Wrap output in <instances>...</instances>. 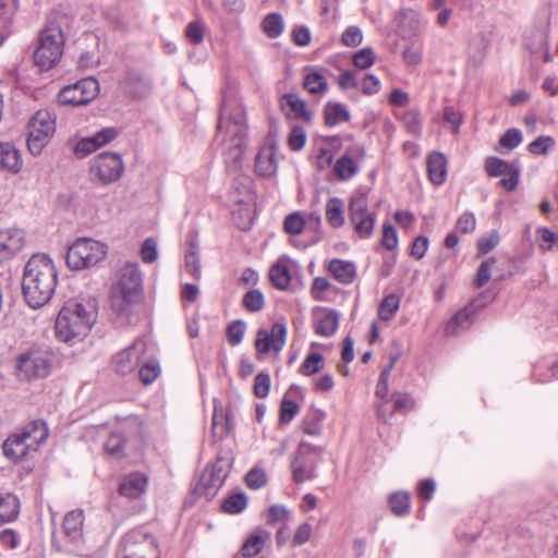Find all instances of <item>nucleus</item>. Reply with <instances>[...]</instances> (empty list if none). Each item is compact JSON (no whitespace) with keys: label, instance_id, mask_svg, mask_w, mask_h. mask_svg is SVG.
I'll use <instances>...</instances> for the list:
<instances>
[{"label":"nucleus","instance_id":"obj_1","mask_svg":"<svg viewBox=\"0 0 558 558\" xmlns=\"http://www.w3.org/2000/svg\"><path fill=\"white\" fill-rule=\"evenodd\" d=\"M246 114L243 104L234 96H225L217 131L222 145L225 162L230 171H238L246 148Z\"/></svg>","mask_w":558,"mask_h":558},{"label":"nucleus","instance_id":"obj_2","mask_svg":"<svg viewBox=\"0 0 558 558\" xmlns=\"http://www.w3.org/2000/svg\"><path fill=\"white\" fill-rule=\"evenodd\" d=\"M57 287V270L45 254H34L26 263L22 277V292L29 307L47 304Z\"/></svg>","mask_w":558,"mask_h":558},{"label":"nucleus","instance_id":"obj_3","mask_svg":"<svg viewBox=\"0 0 558 558\" xmlns=\"http://www.w3.org/2000/svg\"><path fill=\"white\" fill-rule=\"evenodd\" d=\"M97 312L94 300H69L60 310L56 319V336L65 343L84 339L96 322Z\"/></svg>","mask_w":558,"mask_h":558},{"label":"nucleus","instance_id":"obj_4","mask_svg":"<svg viewBox=\"0 0 558 558\" xmlns=\"http://www.w3.org/2000/svg\"><path fill=\"white\" fill-rule=\"evenodd\" d=\"M142 296V274L136 263H125L120 278L111 288V307L118 314L126 313Z\"/></svg>","mask_w":558,"mask_h":558},{"label":"nucleus","instance_id":"obj_5","mask_svg":"<svg viewBox=\"0 0 558 558\" xmlns=\"http://www.w3.org/2000/svg\"><path fill=\"white\" fill-rule=\"evenodd\" d=\"M64 35L58 24L46 26L39 34L38 46L34 52V62L41 70L57 64L63 53Z\"/></svg>","mask_w":558,"mask_h":558},{"label":"nucleus","instance_id":"obj_6","mask_svg":"<svg viewBox=\"0 0 558 558\" xmlns=\"http://www.w3.org/2000/svg\"><path fill=\"white\" fill-rule=\"evenodd\" d=\"M107 247L93 239H77L69 246L65 255V262L69 268L73 270H82L98 264L105 258Z\"/></svg>","mask_w":558,"mask_h":558},{"label":"nucleus","instance_id":"obj_7","mask_svg":"<svg viewBox=\"0 0 558 558\" xmlns=\"http://www.w3.org/2000/svg\"><path fill=\"white\" fill-rule=\"evenodd\" d=\"M54 132V113L47 109L38 110L27 124V147L31 154L39 155Z\"/></svg>","mask_w":558,"mask_h":558},{"label":"nucleus","instance_id":"obj_8","mask_svg":"<svg viewBox=\"0 0 558 558\" xmlns=\"http://www.w3.org/2000/svg\"><path fill=\"white\" fill-rule=\"evenodd\" d=\"M349 219L355 233L361 238H369L375 226V215L368 210L367 194L354 192L349 202Z\"/></svg>","mask_w":558,"mask_h":558},{"label":"nucleus","instance_id":"obj_9","mask_svg":"<svg viewBox=\"0 0 558 558\" xmlns=\"http://www.w3.org/2000/svg\"><path fill=\"white\" fill-rule=\"evenodd\" d=\"M124 558L159 556L156 537L144 527L129 531L122 541Z\"/></svg>","mask_w":558,"mask_h":558},{"label":"nucleus","instance_id":"obj_10","mask_svg":"<svg viewBox=\"0 0 558 558\" xmlns=\"http://www.w3.org/2000/svg\"><path fill=\"white\" fill-rule=\"evenodd\" d=\"M89 172L102 185L114 183L124 172L122 156L111 151L101 153L92 160Z\"/></svg>","mask_w":558,"mask_h":558},{"label":"nucleus","instance_id":"obj_11","mask_svg":"<svg viewBox=\"0 0 558 558\" xmlns=\"http://www.w3.org/2000/svg\"><path fill=\"white\" fill-rule=\"evenodd\" d=\"M98 93V81L94 77H86L63 87L58 94V101L62 106H84L95 99Z\"/></svg>","mask_w":558,"mask_h":558},{"label":"nucleus","instance_id":"obj_12","mask_svg":"<svg viewBox=\"0 0 558 558\" xmlns=\"http://www.w3.org/2000/svg\"><path fill=\"white\" fill-rule=\"evenodd\" d=\"M53 355L47 349L33 348L19 359V369L25 378L46 377L50 373Z\"/></svg>","mask_w":558,"mask_h":558},{"label":"nucleus","instance_id":"obj_13","mask_svg":"<svg viewBox=\"0 0 558 558\" xmlns=\"http://www.w3.org/2000/svg\"><path fill=\"white\" fill-rule=\"evenodd\" d=\"M230 468V460L219 457L211 466L204 470L196 490L207 498L214 497L228 477Z\"/></svg>","mask_w":558,"mask_h":558},{"label":"nucleus","instance_id":"obj_14","mask_svg":"<svg viewBox=\"0 0 558 558\" xmlns=\"http://www.w3.org/2000/svg\"><path fill=\"white\" fill-rule=\"evenodd\" d=\"M147 351L143 339H135L131 345L113 355L111 365L119 375H129L137 369Z\"/></svg>","mask_w":558,"mask_h":558},{"label":"nucleus","instance_id":"obj_15","mask_svg":"<svg viewBox=\"0 0 558 558\" xmlns=\"http://www.w3.org/2000/svg\"><path fill=\"white\" fill-rule=\"evenodd\" d=\"M287 327L283 323H275L271 330L259 329L256 335L255 347L258 353L266 354L274 350L280 352L287 340Z\"/></svg>","mask_w":558,"mask_h":558},{"label":"nucleus","instance_id":"obj_16","mask_svg":"<svg viewBox=\"0 0 558 558\" xmlns=\"http://www.w3.org/2000/svg\"><path fill=\"white\" fill-rule=\"evenodd\" d=\"M278 169V148L275 143L260 147L255 157V172L263 178L272 177Z\"/></svg>","mask_w":558,"mask_h":558},{"label":"nucleus","instance_id":"obj_17","mask_svg":"<svg viewBox=\"0 0 558 558\" xmlns=\"http://www.w3.org/2000/svg\"><path fill=\"white\" fill-rule=\"evenodd\" d=\"M24 243L23 230L16 228L0 230V263L20 252Z\"/></svg>","mask_w":558,"mask_h":558},{"label":"nucleus","instance_id":"obj_18","mask_svg":"<svg viewBox=\"0 0 558 558\" xmlns=\"http://www.w3.org/2000/svg\"><path fill=\"white\" fill-rule=\"evenodd\" d=\"M125 92L133 98L142 99L149 95L151 82L138 71H129L123 81Z\"/></svg>","mask_w":558,"mask_h":558},{"label":"nucleus","instance_id":"obj_19","mask_svg":"<svg viewBox=\"0 0 558 558\" xmlns=\"http://www.w3.org/2000/svg\"><path fill=\"white\" fill-rule=\"evenodd\" d=\"M281 109L289 119L311 121L312 113L306 104L296 94H284L281 97Z\"/></svg>","mask_w":558,"mask_h":558},{"label":"nucleus","instance_id":"obj_20","mask_svg":"<svg viewBox=\"0 0 558 558\" xmlns=\"http://www.w3.org/2000/svg\"><path fill=\"white\" fill-rule=\"evenodd\" d=\"M19 433L28 442L32 450H37L47 440L49 429L45 421L34 420L26 424Z\"/></svg>","mask_w":558,"mask_h":558},{"label":"nucleus","instance_id":"obj_21","mask_svg":"<svg viewBox=\"0 0 558 558\" xmlns=\"http://www.w3.org/2000/svg\"><path fill=\"white\" fill-rule=\"evenodd\" d=\"M339 314L333 310H323L315 314L314 329L317 335L331 337L338 329Z\"/></svg>","mask_w":558,"mask_h":558},{"label":"nucleus","instance_id":"obj_22","mask_svg":"<svg viewBox=\"0 0 558 558\" xmlns=\"http://www.w3.org/2000/svg\"><path fill=\"white\" fill-rule=\"evenodd\" d=\"M146 487L147 477L141 473H132L122 480L119 492L124 497L136 499L145 493Z\"/></svg>","mask_w":558,"mask_h":558},{"label":"nucleus","instance_id":"obj_23","mask_svg":"<svg viewBox=\"0 0 558 558\" xmlns=\"http://www.w3.org/2000/svg\"><path fill=\"white\" fill-rule=\"evenodd\" d=\"M313 449L314 448L305 441L300 444L298 454L291 464L293 481L298 484L316 476L314 468H307L305 463L301 461L303 456Z\"/></svg>","mask_w":558,"mask_h":558},{"label":"nucleus","instance_id":"obj_24","mask_svg":"<svg viewBox=\"0 0 558 558\" xmlns=\"http://www.w3.org/2000/svg\"><path fill=\"white\" fill-rule=\"evenodd\" d=\"M22 165L20 150L11 143H0V169L16 173Z\"/></svg>","mask_w":558,"mask_h":558},{"label":"nucleus","instance_id":"obj_25","mask_svg":"<svg viewBox=\"0 0 558 558\" xmlns=\"http://www.w3.org/2000/svg\"><path fill=\"white\" fill-rule=\"evenodd\" d=\"M31 450L32 447L20 433L13 434L3 442L4 454L14 461L23 460Z\"/></svg>","mask_w":558,"mask_h":558},{"label":"nucleus","instance_id":"obj_26","mask_svg":"<svg viewBox=\"0 0 558 558\" xmlns=\"http://www.w3.org/2000/svg\"><path fill=\"white\" fill-rule=\"evenodd\" d=\"M476 313V306L474 303L466 305L463 310L458 312L454 317L447 324L446 333L448 336H454L459 330L466 329L471 326L473 317Z\"/></svg>","mask_w":558,"mask_h":558},{"label":"nucleus","instance_id":"obj_27","mask_svg":"<svg viewBox=\"0 0 558 558\" xmlns=\"http://www.w3.org/2000/svg\"><path fill=\"white\" fill-rule=\"evenodd\" d=\"M427 171L429 180L440 185L445 182L447 175V160L444 154L433 153L427 158Z\"/></svg>","mask_w":558,"mask_h":558},{"label":"nucleus","instance_id":"obj_28","mask_svg":"<svg viewBox=\"0 0 558 558\" xmlns=\"http://www.w3.org/2000/svg\"><path fill=\"white\" fill-rule=\"evenodd\" d=\"M328 269L336 280L344 284L351 283L356 276L355 265L348 260L332 259Z\"/></svg>","mask_w":558,"mask_h":558},{"label":"nucleus","instance_id":"obj_29","mask_svg":"<svg viewBox=\"0 0 558 558\" xmlns=\"http://www.w3.org/2000/svg\"><path fill=\"white\" fill-rule=\"evenodd\" d=\"M20 513V500L15 495L0 493V525L14 521Z\"/></svg>","mask_w":558,"mask_h":558},{"label":"nucleus","instance_id":"obj_30","mask_svg":"<svg viewBox=\"0 0 558 558\" xmlns=\"http://www.w3.org/2000/svg\"><path fill=\"white\" fill-rule=\"evenodd\" d=\"M84 513L82 510H72L68 512L63 520V532L71 541H77L82 536V526Z\"/></svg>","mask_w":558,"mask_h":558},{"label":"nucleus","instance_id":"obj_31","mask_svg":"<svg viewBox=\"0 0 558 558\" xmlns=\"http://www.w3.org/2000/svg\"><path fill=\"white\" fill-rule=\"evenodd\" d=\"M324 119L328 126H335L350 120V112L340 102L328 101L324 108Z\"/></svg>","mask_w":558,"mask_h":558},{"label":"nucleus","instance_id":"obj_32","mask_svg":"<svg viewBox=\"0 0 558 558\" xmlns=\"http://www.w3.org/2000/svg\"><path fill=\"white\" fill-rule=\"evenodd\" d=\"M401 32L408 29V35H415L423 23L422 14L414 9H402L399 12Z\"/></svg>","mask_w":558,"mask_h":558},{"label":"nucleus","instance_id":"obj_33","mask_svg":"<svg viewBox=\"0 0 558 558\" xmlns=\"http://www.w3.org/2000/svg\"><path fill=\"white\" fill-rule=\"evenodd\" d=\"M326 220L333 228L344 225V203L339 197H331L326 204Z\"/></svg>","mask_w":558,"mask_h":558},{"label":"nucleus","instance_id":"obj_34","mask_svg":"<svg viewBox=\"0 0 558 558\" xmlns=\"http://www.w3.org/2000/svg\"><path fill=\"white\" fill-rule=\"evenodd\" d=\"M269 536L270 533L264 530L259 531L257 534L251 535L241 547L242 556L251 558L258 555Z\"/></svg>","mask_w":558,"mask_h":558},{"label":"nucleus","instance_id":"obj_35","mask_svg":"<svg viewBox=\"0 0 558 558\" xmlns=\"http://www.w3.org/2000/svg\"><path fill=\"white\" fill-rule=\"evenodd\" d=\"M185 270L195 279H199L202 276L198 244L195 239L190 240V248L185 253L184 258Z\"/></svg>","mask_w":558,"mask_h":558},{"label":"nucleus","instance_id":"obj_36","mask_svg":"<svg viewBox=\"0 0 558 558\" xmlns=\"http://www.w3.org/2000/svg\"><path fill=\"white\" fill-rule=\"evenodd\" d=\"M388 378H389L388 371H381L379 378H378L377 386H376V390H375L376 396L383 400V402L378 405V409H377L378 416L385 422H387V420H388V417H387L388 407L387 405L390 400V399H388Z\"/></svg>","mask_w":558,"mask_h":558},{"label":"nucleus","instance_id":"obj_37","mask_svg":"<svg viewBox=\"0 0 558 558\" xmlns=\"http://www.w3.org/2000/svg\"><path fill=\"white\" fill-rule=\"evenodd\" d=\"M269 279L275 288L286 290L291 281L288 266L282 262L274 264L269 270Z\"/></svg>","mask_w":558,"mask_h":558},{"label":"nucleus","instance_id":"obj_38","mask_svg":"<svg viewBox=\"0 0 558 558\" xmlns=\"http://www.w3.org/2000/svg\"><path fill=\"white\" fill-rule=\"evenodd\" d=\"M140 365L138 377L144 385L154 383L161 373L159 363L157 361H145V356Z\"/></svg>","mask_w":558,"mask_h":558},{"label":"nucleus","instance_id":"obj_39","mask_svg":"<svg viewBox=\"0 0 558 558\" xmlns=\"http://www.w3.org/2000/svg\"><path fill=\"white\" fill-rule=\"evenodd\" d=\"M325 360L319 353H311L306 356L300 367V373L304 376H311L324 368Z\"/></svg>","mask_w":558,"mask_h":558},{"label":"nucleus","instance_id":"obj_40","mask_svg":"<svg viewBox=\"0 0 558 558\" xmlns=\"http://www.w3.org/2000/svg\"><path fill=\"white\" fill-rule=\"evenodd\" d=\"M513 167L498 157H488L485 161V170L489 177L506 175Z\"/></svg>","mask_w":558,"mask_h":558},{"label":"nucleus","instance_id":"obj_41","mask_svg":"<svg viewBox=\"0 0 558 558\" xmlns=\"http://www.w3.org/2000/svg\"><path fill=\"white\" fill-rule=\"evenodd\" d=\"M247 505V499L245 494L238 493L229 496L222 502V510L230 514H235L242 512Z\"/></svg>","mask_w":558,"mask_h":558},{"label":"nucleus","instance_id":"obj_42","mask_svg":"<svg viewBox=\"0 0 558 558\" xmlns=\"http://www.w3.org/2000/svg\"><path fill=\"white\" fill-rule=\"evenodd\" d=\"M400 306V299L396 294L387 295L380 303L378 315L383 320L391 319Z\"/></svg>","mask_w":558,"mask_h":558},{"label":"nucleus","instance_id":"obj_43","mask_svg":"<svg viewBox=\"0 0 558 558\" xmlns=\"http://www.w3.org/2000/svg\"><path fill=\"white\" fill-rule=\"evenodd\" d=\"M263 27L268 37H278L283 31L282 16L278 13L268 14L263 21Z\"/></svg>","mask_w":558,"mask_h":558},{"label":"nucleus","instance_id":"obj_44","mask_svg":"<svg viewBox=\"0 0 558 558\" xmlns=\"http://www.w3.org/2000/svg\"><path fill=\"white\" fill-rule=\"evenodd\" d=\"M391 511L397 515H403L410 510V496L408 493H396L389 498Z\"/></svg>","mask_w":558,"mask_h":558},{"label":"nucleus","instance_id":"obj_45","mask_svg":"<svg viewBox=\"0 0 558 558\" xmlns=\"http://www.w3.org/2000/svg\"><path fill=\"white\" fill-rule=\"evenodd\" d=\"M125 440L120 433H112L105 442V451L113 458H120L123 453Z\"/></svg>","mask_w":558,"mask_h":558},{"label":"nucleus","instance_id":"obj_46","mask_svg":"<svg viewBox=\"0 0 558 558\" xmlns=\"http://www.w3.org/2000/svg\"><path fill=\"white\" fill-rule=\"evenodd\" d=\"M356 171L357 166L355 161L348 156H342L335 165V172L340 179H349L355 174Z\"/></svg>","mask_w":558,"mask_h":558},{"label":"nucleus","instance_id":"obj_47","mask_svg":"<svg viewBox=\"0 0 558 558\" xmlns=\"http://www.w3.org/2000/svg\"><path fill=\"white\" fill-rule=\"evenodd\" d=\"M242 304L248 312H259L265 305L264 295L259 290H251L243 296Z\"/></svg>","mask_w":558,"mask_h":558},{"label":"nucleus","instance_id":"obj_48","mask_svg":"<svg viewBox=\"0 0 558 558\" xmlns=\"http://www.w3.org/2000/svg\"><path fill=\"white\" fill-rule=\"evenodd\" d=\"M389 401H392L393 405L391 411L388 410L387 415H391L393 412H408L414 405L412 398L409 395L402 392H393Z\"/></svg>","mask_w":558,"mask_h":558},{"label":"nucleus","instance_id":"obj_49","mask_svg":"<svg viewBox=\"0 0 558 558\" xmlns=\"http://www.w3.org/2000/svg\"><path fill=\"white\" fill-rule=\"evenodd\" d=\"M304 87L311 94H319V93L326 92L327 82H326V78L322 74H319L317 72H312L305 76Z\"/></svg>","mask_w":558,"mask_h":558},{"label":"nucleus","instance_id":"obj_50","mask_svg":"<svg viewBox=\"0 0 558 558\" xmlns=\"http://www.w3.org/2000/svg\"><path fill=\"white\" fill-rule=\"evenodd\" d=\"M245 329H246V326H245L244 322H242L240 319L232 322L227 328L228 342L232 347L240 344L243 340Z\"/></svg>","mask_w":558,"mask_h":558},{"label":"nucleus","instance_id":"obj_51","mask_svg":"<svg viewBox=\"0 0 558 558\" xmlns=\"http://www.w3.org/2000/svg\"><path fill=\"white\" fill-rule=\"evenodd\" d=\"M496 263V259L494 257L486 259L481 263L476 276L474 279V286L476 288L484 287L492 277V266Z\"/></svg>","mask_w":558,"mask_h":558},{"label":"nucleus","instance_id":"obj_52","mask_svg":"<svg viewBox=\"0 0 558 558\" xmlns=\"http://www.w3.org/2000/svg\"><path fill=\"white\" fill-rule=\"evenodd\" d=\"M499 234L496 230H493L488 236L480 238L477 240V256H484L494 250L499 243Z\"/></svg>","mask_w":558,"mask_h":558},{"label":"nucleus","instance_id":"obj_53","mask_svg":"<svg viewBox=\"0 0 558 558\" xmlns=\"http://www.w3.org/2000/svg\"><path fill=\"white\" fill-rule=\"evenodd\" d=\"M184 34L190 43L199 45L204 40V24L201 21H192L186 25Z\"/></svg>","mask_w":558,"mask_h":558},{"label":"nucleus","instance_id":"obj_54","mask_svg":"<svg viewBox=\"0 0 558 558\" xmlns=\"http://www.w3.org/2000/svg\"><path fill=\"white\" fill-rule=\"evenodd\" d=\"M97 149H99V147L96 144L93 135L80 138L73 148L74 154L80 158L86 157Z\"/></svg>","mask_w":558,"mask_h":558},{"label":"nucleus","instance_id":"obj_55","mask_svg":"<svg viewBox=\"0 0 558 558\" xmlns=\"http://www.w3.org/2000/svg\"><path fill=\"white\" fill-rule=\"evenodd\" d=\"M304 226V218L299 213L288 215L283 222L284 231L290 234H300Z\"/></svg>","mask_w":558,"mask_h":558},{"label":"nucleus","instance_id":"obj_56","mask_svg":"<svg viewBox=\"0 0 558 558\" xmlns=\"http://www.w3.org/2000/svg\"><path fill=\"white\" fill-rule=\"evenodd\" d=\"M555 141L551 136L542 135L529 145V151L533 155H545L554 146Z\"/></svg>","mask_w":558,"mask_h":558},{"label":"nucleus","instance_id":"obj_57","mask_svg":"<svg viewBox=\"0 0 558 558\" xmlns=\"http://www.w3.org/2000/svg\"><path fill=\"white\" fill-rule=\"evenodd\" d=\"M306 143V133L302 126L295 125L291 129L288 144L292 150H300Z\"/></svg>","mask_w":558,"mask_h":558},{"label":"nucleus","instance_id":"obj_58","mask_svg":"<svg viewBox=\"0 0 558 558\" xmlns=\"http://www.w3.org/2000/svg\"><path fill=\"white\" fill-rule=\"evenodd\" d=\"M375 53L371 48H363L353 56V64L360 69H367L373 65Z\"/></svg>","mask_w":558,"mask_h":558},{"label":"nucleus","instance_id":"obj_59","mask_svg":"<svg viewBox=\"0 0 558 558\" xmlns=\"http://www.w3.org/2000/svg\"><path fill=\"white\" fill-rule=\"evenodd\" d=\"M362 40L363 34L357 26H349L341 36V43L347 47H356Z\"/></svg>","mask_w":558,"mask_h":558},{"label":"nucleus","instance_id":"obj_60","mask_svg":"<svg viewBox=\"0 0 558 558\" xmlns=\"http://www.w3.org/2000/svg\"><path fill=\"white\" fill-rule=\"evenodd\" d=\"M444 122L450 125L453 134L459 133L460 125L462 123V114L453 107H445L444 109Z\"/></svg>","mask_w":558,"mask_h":558},{"label":"nucleus","instance_id":"obj_61","mask_svg":"<svg viewBox=\"0 0 558 558\" xmlns=\"http://www.w3.org/2000/svg\"><path fill=\"white\" fill-rule=\"evenodd\" d=\"M270 389V377L267 373H259L254 380V393L257 398H266Z\"/></svg>","mask_w":558,"mask_h":558},{"label":"nucleus","instance_id":"obj_62","mask_svg":"<svg viewBox=\"0 0 558 558\" xmlns=\"http://www.w3.org/2000/svg\"><path fill=\"white\" fill-rule=\"evenodd\" d=\"M522 142L521 131L518 129L508 130L499 140V144L502 147L511 150L515 148Z\"/></svg>","mask_w":558,"mask_h":558},{"label":"nucleus","instance_id":"obj_63","mask_svg":"<svg viewBox=\"0 0 558 558\" xmlns=\"http://www.w3.org/2000/svg\"><path fill=\"white\" fill-rule=\"evenodd\" d=\"M299 405L296 402L283 398L280 407V421L282 423H289L293 420L295 414L299 412Z\"/></svg>","mask_w":558,"mask_h":558},{"label":"nucleus","instance_id":"obj_64","mask_svg":"<svg viewBox=\"0 0 558 558\" xmlns=\"http://www.w3.org/2000/svg\"><path fill=\"white\" fill-rule=\"evenodd\" d=\"M119 135V131L116 128H104L96 132L93 137L99 148L111 143Z\"/></svg>","mask_w":558,"mask_h":558}]
</instances>
